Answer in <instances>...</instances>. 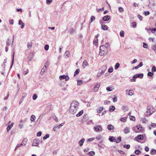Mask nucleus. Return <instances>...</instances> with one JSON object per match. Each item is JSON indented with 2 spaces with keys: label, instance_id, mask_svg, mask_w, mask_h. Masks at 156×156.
<instances>
[{
  "label": "nucleus",
  "instance_id": "e2e57ef3",
  "mask_svg": "<svg viewBox=\"0 0 156 156\" xmlns=\"http://www.w3.org/2000/svg\"><path fill=\"white\" fill-rule=\"evenodd\" d=\"M49 64V62L48 61H47L45 63V65L44 66H46V67H47V66H48Z\"/></svg>",
  "mask_w": 156,
  "mask_h": 156
},
{
  "label": "nucleus",
  "instance_id": "13d9d810",
  "mask_svg": "<svg viewBox=\"0 0 156 156\" xmlns=\"http://www.w3.org/2000/svg\"><path fill=\"white\" fill-rule=\"evenodd\" d=\"M95 17L94 16H92L91 17V22H92L94 20H95Z\"/></svg>",
  "mask_w": 156,
  "mask_h": 156
},
{
  "label": "nucleus",
  "instance_id": "0eeeda50",
  "mask_svg": "<svg viewBox=\"0 0 156 156\" xmlns=\"http://www.w3.org/2000/svg\"><path fill=\"white\" fill-rule=\"evenodd\" d=\"M77 109L78 108H76V107H74V108H72V107H70L69 112L71 114H74L76 112Z\"/></svg>",
  "mask_w": 156,
  "mask_h": 156
},
{
  "label": "nucleus",
  "instance_id": "0e129e2a",
  "mask_svg": "<svg viewBox=\"0 0 156 156\" xmlns=\"http://www.w3.org/2000/svg\"><path fill=\"white\" fill-rule=\"evenodd\" d=\"M53 118L56 122H58V119L55 116H53Z\"/></svg>",
  "mask_w": 156,
  "mask_h": 156
},
{
  "label": "nucleus",
  "instance_id": "4468645a",
  "mask_svg": "<svg viewBox=\"0 0 156 156\" xmlns=\"http://www.w3.org/2000/svg\"><path fill=\"white\" fill-rule=\"evenodd\" d=\"M88 65V64L87 61L85 60L83 61L82 64V66L83 68H85V67L87 66Z\"/></svg>",
  "mask_w": 156,
  "mask_h": 156
},
{
  "label": "nucleus",
  "instance_id": "7ed1b4c3",
  "mask_svg": "<svg viewBox=\"0 0 156 156\" xmlns=\"http://www.w3.org/2000/svg\"><path fill=\"white\" fill-rule=\"evenodd\" d=\"M103 68V69L101 70V71L100 72H98L97 75V78H99L101 76L103 75L106 69V67L105 66H103L102 67Z\"/></svg>",
  "mask_w": 156,
  "mask_h": 156
},
{
  "label": "nucleus",
  "instance_id": "7c9ffc66",
  "mask_svg": "<svg viewBox=\"0 0 156 156\" xmlns=\"http://www.w3.org/2000/svg\"><path fill=\"white\" fill-rule=\"evenodd\" d=\"M27 138H25L23 140L22 143L24 144V145H25L27 143Z\"/></svg>",
  "mask_w": 156,
  "mask_h": 156
},
{
  "label": "nucleus",
  "instance_id": "412c9836",
  "mask_svg": "<svg viewBox=\"0 0 156 156\" xmlns=\"http://www.w3.org/2000/svg\"><path fill=\"white\" fill-rule=\"evenodd\" d=\"M101 28L104 30H107L108 29V26L105 25H102Z\"/></svg>",
  "mask_w": 156,
  "mask_h": 156
},
{
  "label": "nucleus",
  "instance_id": "9b49d317",
  "mask_svg": "<svg viewBox=\"0 0 156 156\" xmlns=\"http://www.w3.org/2000/svg\"><path fill=\"white\" fill-rule=\"evenodd\" d=\"M110 16L108 15L105 16H104L102 18L103 21H106L110 19Z\"/></svg>",
  "mask_w": 156,
  "mask_h": 156
},
{
  "label": "nucleus",
  "instance_id": "6e6552de",
  "mask_svg": "<svg viewBox=\"0 0 156 156\" xmlns=\"http://www.w3.org/2000/svg\"><path fill=\"white\" fill-rule=\"evenodd\" d=\"M126 93L129 96H132L134 94V91L132 90H126Z\"/></svg>",
  "mask_w": 156,
  "mask_h": 156
},
{
  "label": "nucleus",
  "instance_id": "9d476101",
  "mask_svg": "<svg viewBox=\"0 0 156 156\" xmlns=\"http://www.w3.org/2000/svg\"><path fill=\"white\" fill-rule=\"evenodd\" d=\"M130 131V129L127 127H126L123 129V132L125 134H127L129 133Z\"/></svg>",
  "mask_w": 156,
  "mask_h": 156
},
{
  "label": "nucleus",
  "instance_id": "6e6d98bb",
  "mask_svg": "<svg viewBox=\"0 0 156 156\" xmlns=\"http://www.w3.org/2000/svg\"><path fill=\"white\" fill-rule=\"evenodd\" d=\"M78 74V69H77L76 70V71L74 73V76H75L76 75H77Z\"/></svg>",
  "mask_w": 156,
  "mask_h": 156
},
{
  "label": "nucleus",
  "instance_id": "052dcab7",
  "mask_svg": "<svg viewBox=\"0 0 156 156\" xmlns=\"http://www.w3.org/2000/svg\"><path fill=\"white\" fill-rule=\"evenodd\" d=\"M113 68H110L109 69H108V72L109 73H112L113 71Z\"/></svg>",
  "mask_w": 156,
  "mask_h": 156
},
{
  "label": "nucleus",
  "instance_id": "20e7f679",
  "mask_svg": "<svg viewBox=\"0 0 156 156\" xmlns=\"http://www.w3.org/2000/svg\"><path fill=\"white\" fill-rule=\"evenodd\" d=\"M94 129L95 131L97 132H100L102 130V129L101 126L100 125H98L94 127Z\"/></svg>",
  "mask_w": 156,
  "mask_h": 156
},
{
  "label": "nucleus",
  "instance_id": "49530a36",
  "mask_svg": "<svg viewBox=\"0 0 156 156\" xmlns=\"http://www.w3.org/2000/svg\"><path fill=\"white\" fill-rule=\"evenodd\" d=\"M129 118L130 120H131L134 121L135 120V118L134 116H130Z\"/></svg>",
  "mask_w": 156,
  "mask_h": 156
},
{
  "label": "nucleus",
  "instance_id": "8fccbe9b",
  "mask_svg": "<svg viewBox=\"0 0 156 156\" xmlns=\"http://www.w3.org/2000/svg\"><path fill=\"white\" fill-rule=\"evenodd\" d=\"M37 96L36 94H34L33 96V99L34 100H35L37 98Z\"/></svg>",
  "mask_w": 156,
  "mask_h": 156
},
{
  "label": "nucleus",
  "instance_id": "79ce46f5",
  "mask_svg": "<svg viewBox=\"0 0 156 156\" xmlns=\"http://www.w3.org/2000/svg\"><path fill=\"white\" fill-rule=\"evenodd\" d=\"M156 153V150H155L154 149H152V150H151V154H154Z\"/></svg>",
  "mask_w": 156,
  "mask_h": 156
},
{
  "label": "nucleus",
  "instance_id": "e433bc0d",
  "mask_svg": "<svg viewBox=\"0 0 156 156\" xmlns=\"http://www.w3.org/2000/svg\"><path fill=\"white\" fill-rule=\"evenodd\" d=\"M137 76L140 78H142L144 76V74L143 73H140L137 74Z\"/></svg>",
  "mask_w": 156,
  "mask_h": 156
},
{
  "label": "nucleus",
  "instance_id": "680f3d73",
  "mask_svg": "<svg viewBox=\"0 0 156 156\" xmlns=\"http://www.w3.org/2000/svg\"><path fill=\"white\" fill-rule=\"evenodd\" d=\"M41 133H42L41 131H39V132H38L37 133V136H41Z\"/></svg>",
  "mask_w": 156,
  "mask_h": 156
},
{
  "label": "nucleus",
  "instance_id": "393cba45",
  "mask_svg": "<svg viewBox=\"0 0 156 156\" xmlns=\"http://www.w3.org/2000/svg\"><path fill=\"white\" fill-rule=\"evenodd\" d=\"M93 43H94V44L96 46L98 45V39L97 38H96L94 40V41Z\"/></svg>",
  "mask_w": 156,
  "mask_h": 156
},
{
  "label": "nucleus",
  "instance_id": "473e14b6",
  "mask_svg": "<svg viewBox=\"0 0 156 156\" xmlns=\"http://www.w3.org/2000/svg\"><path fill=\"white\" fill-rule=\"evenodd\" d=\"M151 48L156 52V43L155 44L152 46Z\"/></svg>",
  "mask_w": 156,
  "mask_h": 156
},
{
  "label": "nucleus",
  "instance_id": "69168bd1",
  "mask_svg": "<svg viewBox=\"0 0 156 156\" xmlns=\"http://www.w3.org/2000/svg\"><path fill=\"white\" fill-rule=\"evenodd\" d=\"M24 96H23L22 97L20 101L19 105L21 103L23 102V100H24Z\"/></svg>",
  "mask_w": 156,
  "mask_h": 156
},
{
  "label": "nucleus",
  "instance_id": "09e8293b",
  "mask_svg": "<svg viewBox=\"0 0 156 156\" xmlns=\"http://www.w3.org/2000/svg\"><path fill=\"white\" fill-rule=\"evenodd\" d=\"M151 32L152 33L155 34L156 35V28H154L152 29Z\"/></svg>",
  "mask_w": 156,
  "mask_h": 156
},
{
  "label": "nucleus",
  "instance_id": "72a5a7b5",
  "mask_svg": "<svg viewBox=\"0 0 156 156\" xmlns=\"http://www.w3.org/2000/svg\"><path fill=\"white\" fill-rule=\"evenodd\" d=\"M95 154V153L94 151H91L88 153V154L90 156H93Z\"/></svg>",
  "mask_w": 156,
  "mask_h": 156
},
{
  "label": "nucleus",
  "instance_id": "2f4dec72",
  "mask_svg": "<svg viewBox=\"0 0 156 156\" xmlns=\"http://www.w3.org/2000/svg\"><path fill=\"white\" fill-rule=\"evenodd\" d=\"M120 36L122 37H123L124 36V32L122 30L121 31L120 33Z\"/></svg>",
  "mask_w": 156,
  "mask_h": 156
},
{
  "label": "nucleus",
  "instance_id": "423d86ee",
  "mask_svg": "<svg viewBox=\"0 0 156 156\" xmlns=\"http://www.w3.org/2000/svg\"><path fill=\"white\" fill-rule=\"evenodd\" d=\"M59 78L61 80L65 79L66 81L68 80L69 79V77L68 76L65 75H64L60 76H59Z\"/></svg>",
  "mask_w": 156,
  "mask_h": 156
},
{
  "label": "nucleus",
  "instance_id": "a211bd4d",
  "mask_svg": "<svg viewBox=\"0 0 156 156\" xmlns=\"http://www.w3.org/2000/svg\"><path fill=\"white\" fill-rule=\"evenodd\" d=\"M85 140V139L83 138L81 140L79 141V144L80 146H81L83 145V144Z\"/></svg>",
  "mask_w": 156,
  "mask_h": 156
},
{
  "label": "nucleus",
  "instance_id": "f8f14e48",
  "mask_svg": "<svg viewBox=\"0 0 156 156\" xmlns=\"http://www.w3.org/2000/svg\"><path fill=\"white\" fill-rule=\"evenodd\" d=\"M109 140L111 142H116V140L114 136H110L109 138Z\"/></svg>",
  "mask_w": 156,
  "mask_h": 156
},
{
  "label": "nucleus",
  "instance_id": "c03bdc74",
  "mask_svg": "<svg viewBox=\"0 0 156 156\" xmlns=\"http://www.w3.org/2000/svg\"><path fill=\"white\" fill-rule=\"evenodd\" d=\"M14 55H15V52H14L13 53V55H12V65H11V68L12 67V66L13 65V63H14Z\"/></svg>",
  "mask_w": 156,
  "mask_h": 156
},
{
  "label": "nucleus",
  "instance_id": "f3484780",
  "mask_svg": "<svg viewBox=\"0 0 156 156\" xmlns=\"http://www.w3.org/2000/svg\"><path fill=\"white\" fill-rule=\"evenodd\" d=\"M29 71V70L27 68H24L23 69V74L24 75H25L27 74Z\"/></svg>",
  "mask_w": 156,
  "mask_h": 156
},
{
  "label": "nucleus",
  "instance_id": "37998d69",
  "mask_svg": "<svg viewBox=\"0 0 156 156\" xmlns=\"http://www.w3.org/2000/svg\"><path fill=\"white\" fill-rule=\"evenodd\" d=\"M151 71L152 72H154L156 71V67L154 66H152Z\"/></svg>",
  "mask_w": 156,
  "mask_h": 156
},
{
  "label": "nucleus",
  "instance_id": "f03ea898",
  "mask_svg": "<svg viewBox=\"0 0 156 156\" xmlns=\"http://www.w3.org/2000/svg\"><path fill=\"white\" fill-rule=\"evenodd\" d=\"M108 52V47H106L105 45H102L100 47L99 55H103L106 54Z\"/></svg>",
  "mask_w": 156,
  "mask_h": 156
},
{
  "label": "nucleus",
  "instance_id": "1a4fd4ad",
  "mask_svg": "<svg viewBox=\"0 0 156 156\" xmlns=\"http://www.w3.org/2000/svg\"><path fill=\"white\" fill-rule=\"evenodd\" d=\"M39 141L38 140L34 139L33 141V143L32 144V146H38V145Z\"/></svg>",
  "mask_w": 156,
  "mask_h": 156
},
{
  "label": "nucleus",
  "instance_id": "2eb2a0df",
  "mask_svg": "<svg viewBox=\"0 0 156 156\" xmlns=\"http://www.w3.org/2000/svg\"><path fill=\"white\" fill-rule=\"evenodd\" d=\"M18 24L19 25H21V28L22 29L24 27V24L23 22H22V20H19Z\"/></svg>",
  "mask_w": 156,
  "mask_h": 156
},
{
  "label": "nucleus",
  "instance_id": "b1692460",
  "mask_svg": "<svg viewBox=\"0 0 156 156\" xmlns=\"http://www.w3.org/2000/svg\"><path fill=\"white\" fill-rule=\"evenodd\" d=\"M32 43L31 42H28L27 43V47L28 48H31L32 46Z\"/></svg>",
  "mask_w": 156,
  "mask_h": 156
},
{
  "label": "nucleus",
  "instance_id": "f704fd0d",
  "mask_svg": "<svg viewBox=\"0 0 156 156\" xmlns=\"http://www.w3.org/2000/svg\"><path fill=\"white\" fill-rule=\"evenodd\" d=\"M113 89L112 87H109L106 88V90L109 91H111Z\"/></svg>",
  "mask_w": 156,
  "mask_h": 156
},
{
  "label": "nucleus",
  "instance_id": "f257e3e1",
  "mask_svg": "<svg viewBox=\"0 0 156 156\" xmlns=\"http://www.w3.org/2000/svg\"><path fill=\"white\" fill-rule=\"evenodd\" d=\"M155 111V109L153 107L151 106H148L147 107V110L145 115L147 116L153 113Z\"/></svg>",
  "mask_w": 156,
  "mask_h": 156
},
{
  "label": "nucleus",
  "instance_id": "864d4df0",
  "mask_svg": "<svg viewBox=\"0 0 156 156\" xmlns=\"http://www.w3.org/2000/svg\"><path fill=\"white\" fill-rule=\"evenodd\" d=\"M83 110H81L79 112V116L81 115L83 113Z\"/></svg>",
  "mask_w": 156,
  "mask_h": 156
},
{
  "label": "nucleus",
  "instance_id": "603ef678",
  "mask_svg": "<svg viewBox=\"0 0 156 156\" xmlns=\"http://www.w3.org/2000/svg\"><path fill=\"white\" fill-rule=\"evenodd\" d=\"M53 0H46V3L47 4L49 5L51 4Z\"/></svg>",
  "mask_w": 156,
  "mask_h": 156
},
{
  "label": "nucleus",
  "instance_id": "774afa93",
  "mask_svg": "<svg viewBox=\"0 0 156 156\" xmlns=\"http://www.w3.org/2000/svg\"><path fill=\"white\" fill-rule=\"evenodd\" d=\"M149 13H150L149 11H146L144 12V14L146 16L148 15Z\"/></svg>",
  "mask_w": 156,
  "mask_h": 156
},
{
  "label": "nucleus",
  "instance_id": "a19ab883",
  "mask_svg": "<svg viewBox=\"0 0 156 156\" xmlns=\"http://www.w3.org/2000/svg\"><path fill=\"white\" fill-rule=\"evenodd\" d=\"M121 140V138L120 136L119 137L117 138V140H116V142L117 143H120Z\"/></svg>",
  "mask_w": 156,
  "mask_h": 156
},
{
  "label": "nucleus",
  "instance_id": "c85d7f7f",
  "mask_svg": "<svg viewBox=\"0 0 156 156\" xmlns=\"http://www.w3.org/2000/svg\"><path fill=\"white\" fill-rule=\"evenodd\" d=\"M115 108L114 106H112L109 108V111L110 112H112L113 111L115 110Z\"/></svg>",
  "mask_w": 156,
  "mask_h": 156
},
{
  "label": "nucleus",
  "instance_id": "a878e982",
  "mask_svg": "<svg viewBox=\"0 0 156 156\" xmlns=\"http://www.w3.org/2000/svg\"><path fill=\"white\" fill-rule=\"evenodd\" d=\"M36 117L34 115H32L30 117V120L32 122H34Z\"/></svg>",
  "mask_w": 156,
  "mask_h": 156
},
{
  "label": "nucleus",
  "instance_id": "3c124183",
  "mask_svg": "<svg viewBox=\"0 0 156 156\" xmlns=\"http://www.w3.org/2000/svg\"><path fill=\"white\" fill-rule=\"evenodd\" d=\"M154 73L151 72H149L147 73V75L150 76H153Z\"/></svg>",
  "mask_w": 156,
  "mask_h": 156
},
{
  "label": "nucleus",
  "instance_id": "dca6fc26",
  "mask_svg": "<svg viewBox=\"0 0 156 156\" xmlns=\"http://www.w3.org/2000/svg\"><path fill=\"white\" fill-rule=\"evenodd\" d=\"M107 128L110 131L114 129V127L112 125L109 124Z\"/></svg>",
  "mask_w": 156,
  "mask_h": 156
},
{
  "label": "nucleus",
  "instance_id": "39448f33",
  "mask_svg": "<svg viewBox=\"0 0 156 156\" xmlns=\"http://www.w3.org/2000/svg\"><path fill=\"white\" fill-rule=\"evenodd\" d=\"M71 107L72 108L76 107V108H78V102L75 101H73L71 104Z\"/></svg>",
  "mask_w": 156,
  "mask_h": 156
},
{
  "label": "nucleus",
  "instance_id": "cd10ccee",
  "mask_svg": "<svg viewBox=\"0 0 156 156\" xmlns=\"http://www.w3.org/2000/svg\"><path fill=\"white\" fill-rule=\"evenodd\" d=\"M60 128H59V126H58V125L56 126H54L53 128V130L55 132L57 131V129H58Z\"/></svg>",
  "mask_w": 156,
  "mask_h": 156
},
{
  "label": "nucleus",
  "instance_id": "ea45409f",
  "mask_svg": "<svg viewBox=\"0 0 156 156\" xmlns=\"http://www.w3.org/2000/svg\"><path fill=\"white\" fill-rule=\"evenodd\" d=\"M123 147L127 149H129L130 147V145L129 144H125L123 146Z\"/></svg>",
  "mask_w": 156,
  "mask_h": 156
},
{
  "label": "nucleus",
  "instance_id": "5701e85b",
  "mask_svg": "<svg viewBox=\"0 0 156 156\" xmlns=\"http://www.w3.org/2000/svg\"><path fill=\"white\" fill-rule=\"evenodd\" d=\"M137 138L139 140H143L144 139V136L143 135H138L137 136Z\"/></svg>",
  "mask_w": 156,
  "mask_h": 156
},
{
  "label": "nucleus",
  "instance_id": "bb28decb",
  "mask_svg": "<svg viewBox=\"0 0 156 156\" xmlns=\"http://www.w3.org/2000/svg\"><path fill=\"white\" fill-rule=\"evenodd\" d=\"M103 108L102 107H100L99 108L97 109V112L98 113H100L102 111H103Z\"/></svg>",
  "mask_w": 156,
  "mask_h": 156
},
{
  "label": "nucleus",
  "instance_id": "c9c22d12",
  "mask_svg": "<svg viewBox=\"0 0 156 156\" xmlns=\"http://www.w3.org/2000/svg\"><path fill=\"white\" fill-rule=\"evenodd\" d=\"M135 153L137 155H139L141 153V151L139 150H136L135 151Z\"/></svg>",
  "mask_w": 156,
  "mask_h": 156
},
{
  "label": "nucleus",
  "instance_id": "c756f323",
  "mask_svg": "<svg viewBox=\"0 0 156 156\" xmlns=\"http://www.w3.org/2000/svg\"><path fill=\"white\" fill-rule=\"evenodd\" d=\"M127 118L126 117L121 118L120 119V121L123 122H125L126 121Z\"/></svg>",
  "mask_w": 156,
  "mask_h": 156
},
{
  "label": "nucleus",
  "instance_id": "4d7b16f0",
  "mask_svg": "<svg viewBox=\"0 0 156 156\" xmlns=\"http://www.w3.org/2000/svg\"><path fill=\"white\" fill-rule=\"evenodd\" d=\"M137 128L139 130L141 131L142 129V127L140 125L137 126Z\"/></svg>",
  "mask_w": 156,
  "mask_h": 156
},
{
  "label": "nucleus",
  "instance_id": "338daca9",
  "mask_svg": "<svg viewBox=\"0 0 156 156\" xmlns=\"http://www.w3.org/2000/svg\"><path fill=\"white\" fill-rule=\"evenodd\" d=\"M147 44L145 43H143V47L144 48H147Z\"/></svg>",
  "mask_w": 156,
  "mask_h": 156
},
{
  "label": "nucleus",
  "instance_id": "ddd939ff",
  "mask_svg": "<svg viewBox=\"0 0 156 156\" xmlns=\"http://www.w3.org/2000/svg\"><path fill=\"white\" fill-rule=\"evenodd\" d=\"M100 86V85L99 84H96L94 88V91L95 92H96L98 90V89L99 87Z\"/></svg>",
  "mask_w": 156,
  "mask_h": 156
},
{
  "label": "nucleus",
  "instance_id": "a18cd8bd",
  "mask_svg": "<svg viewBox=\"0 0 156 156\" xmlns=\"http://www.w3.org/2000/svg\"><path fill=\"white\" fill-rule=\"evenodd\" d=\"M49 46L48 44H46L45 45L44 48L46 51H48L49 49Z\"/></svg>",
  "mask_w": 156,
  "mask_h": 156
},
{
  "label": "nucleus",
  "instance_id": "4be33fe9",
  "mask_svg": "<svg viewBox=\"0 0 156 156\" xmlns=\"http://www.w3.org/2000/svg\"><path fill=\"white\" fill-rule=\"evenodd\" d=\"M47 67H46V66H44L42 68V69H41V72H46L47 71Z\"/></svg>",
  "mask_w": 156,
  "mask_h": 156
},
{
  "label": "nucleus",
  "instance_id": "de8ad7c7",
  "mask_svg": "<svg viewBox=\"0 0 156 156\" xmlns=\"http://www.w3.org/2000/svg\"><path fill=\"white\" fill-rule=\"evenodd\" d=\"M49 135L48 134H47L45 135L43 137V139L44 140H45L47 139V138H49Z\"/></svg>",
  "mask_w": 156,
  "mask_h": 156
},
{
  "label": "nucleus",
  "instance_id": "aec40b11",
  "mask_svg": "<svg viewBox=\"0 0 156 156\" xmlns=\"http://www.w3.org/2000/svg\"><path fill=\"white\" fill-rule=\"evenodd\" d=\"M122 109L124 111H126L128 109V106L126 105H123L122 107Z\"/></svg>",
  "mask_w": 156,
  "mask_h": 156
},
{
  "label": "nucleus",
  "instance_id": "58836bf2",
  "mask_svg": "<svg viewBox=\"0 0 156 156\" xmlns=\"http://www.w3.org/2000/svg\"><path fill=\"white\" fill-rule=\"evenodd\" d=\"M69 52L68 51H66L64 55V56H66L67 57H68L69 56Z\"/></svg>",
  "mask_w": 156,
  "mask_h": 156
},
{
  "label": "nucleus",
  "instance_id": "bf43d9fd",
  "mask_svg": "<svg viewBox=\"0 0 156 156\" xmlns=\"http://www.w3.org/2000/svg\"><path fill=\"white\" fill-rule=\"evenodd\" d=\"M132 25L133 28H135L136 27V23L135 22H133L132 23Z\"/></svg>",
  "mask_w": 156,
  "mask_h": 156
},
{
  "label": "nucleus",
  "instance_id": "5fc2aeb1",
  "mask_svg": "<svg viewBox=\"0 0 156 156\" xmlns=\"http://www.w3.org/2000/svg\"><path fill=\"white\" fill-rule=\"evenodd\" d=\"M119 12H123L124 11V9L123 8L121 7H119Z\"/></svg>",
  "mask_w": 156,
  "mask_h": 156
},
{
  "label": "nucleus",
  "instance_id": "6ab92c4d",
  "mask_svg": "<svg viewBox=\"0 0 156 156\" xmlns=\"http://www.w3.org/2000/svg\"><path fill=\"white\" fill-rule=\"evenodd\" d=\"M13 124V123H12L10 125H9L7 128V132H8L11 129L12 127Z\"/></svg>",
  "mask_w": 156,
  "mask_h": 156
},
{
  "label": "nucleus",
  "instance_id": "4c0bfd02",
  "mask_svg": "<svg viewBox=\"0 0 156 156\" xmlns=\"http://www.w3.org/2000/svg\"><path fill=\"white\" fill-rule=\"evenodd\" d=\"M120 64L119 63H117L115 65V69H117L119 67Z\"/></svg>",
  "mask_w": 156,
  "mask_h": 156
}]
</instances>
